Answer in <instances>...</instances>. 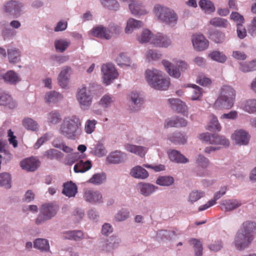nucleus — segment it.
<instances>
[{"instance_id":"nucleus-1","label":"nucleus","mask_w":256,"mask_h":256,"mask_svg":"<svg viewBox=\"0 0 256 256\" xmlns=\"http://www.w3.org/2000/svg\"><path fill=\"white\" fill-rule=\"evenodd\" d=\"M256 229L255 222L248 220L243 222L235 236L234 244L238 250L248 248L254 238Z\"/></svg>"},{"instance_id":"nucleus-2","label":"nucleus","mask_w":256,"mask_h":256,"mask_svg":"<svg viewBox=\"0 0 256 256\" xmlns=\"http://www.w3.org/2000/svg\"><path fill=\"white\" fill-rule=\"evenodd\" d=\"M82 126L80 118L76 116L65 117L60 128V133L69 139L74 140L80 132Z\"/></svg>"},{"instance_id":"nucleus-3","label":"nucleus","mask_w":256,"mask_h":256,"mask_svg":"<svg viewBox=\"0 0 256 256\" xmlns=\"http://www.w3.org/2000/svg\"><path fill=\"white\" fill-rule=\"evenodd\" d=\"M235 97L236 92L232 86H222L214 107L216 109H230L234 106Z\"/></svg>"},{"instance_id":"nucleus-4","label":"nucleus","mask_w":256,"mask_h":256,"mask_svg":"<svg viewBox=\"0 0 256 256\" xmlns=\"http://www.w3.org/2000/svg\"><path fill=\"white\" fill-rule=\"evenodd\" d=\"M146 78L148 84L158 90H166L170 85V78L164 77L162 72L156 69L146 70Z\"/></svg>"},{"instance_id":"nucleus-5","label":"nucleus","mask_w":256,"mask_h":256,"mask_svg":"<svg viewBox=\"0 0 256 256\" xmlns=\"http://www.w3.org/2000/svg\"><path fill=\"white\" fill-rule=\"evenodd\" d=\"M154 12L158 19L162 22L173 25L177 22V14L173 10L169 8L156 4L154 8Z\"/></svg>"},{"instance_id":"nucleus-6","label":"nucleus","mask_w":256,"mask_h":256,"mask_svg":"<svg viewBox=\"0 0 256 256\" xmlns=\"http://www.w3.org/2000/svg\"><path fill=\"white\" fill-rule=\"evenodd\" d=\"M56 206L52 204H45L42 206L40 214L36 220V223L40 224L54 216L58 211Z\"/></svg>"},{"instance_id":"nucleus-7","label":"nucleus","mask_w":256,"mask_h":256,"mask_svg":"<svg viewBox=\"0 0 256 256\" xmlns=\"http://www.w3.org/2000/svg\"><path fill=\"white\" fill-rule=\"evenodd\" d=\"M77 100L82 109L87 110L91 106L93 96L90 90L86 86L78 89L76 94Z\"/></svg>"},{"instance_id":"nucleus-8","label":"nucleus","mask_w":256,"mask_h":256,"mask_svg":"<svg viewBox=\"0 0 256 256\" xmlns=\"http://www.w3.org/2000/svg\"><path fill=\"white\" fill-rule=\"evenodd\" d=\"M200 138L212 144L223 145L224 146H228L229 145V141L225 137L218 134H210L208 132H206L200 134Z\"/></svg>"},{"instance_id":"nucleus-9","label":"nucleus","mask_w":256,"mask_h":256,"mask_svg":"<svg viewBox=\"0 0 256 256\" xmlns=\"http://www.w3.org/2000/svg\"><path fill=\"white\" fill-rule=\"evenodd\" d=\"M102 72L103 74V82L106 85H108L111 81L118 76L114 66L112 64H106L102 66Z\"/></svg>"},{"instance_id":"nucleus-10","label":"nucleus","mask_w":256,"mask_h":256,"mask_svg":"<svg viewBox=\"0 0 256 256\" xmlns=\"http://www.w3.org/2000/svg\"><path fill=\"white\" fill-rule=\"evenodd\" d=\"M151 44L157 47L168 48L171 44L172 41L166 35L158 33L152 38Z\"/></svg>"},{"instance_id":"nucleus-11","label":"nucleus","mask_w":256,"mask_h":256,"mask_svg":"<svg viewBox=\"0 0 256 256\" xmlns=\"http://www.w3.org/2000/svg\"><path fill=\"white\" fill-rule=\"evenodd\" d=\"M192 40L194 48L198 51L205 50L208 46V41L202 34L193 35Z\"/></svg>"},{"instance_id":"nucleus-12","label":"nucleus","mask_w":256,"mask_h":256,"mask_svg":"<svg viewBox=\"0 0 256 256\" xmlns=\"http://www.w3.org/2000/svg\"><path fill=\"white\" fill-rule=\"evenodd\" d=\"M232 138L238 144L246 145L250 140V135L245 130H238L232 134Z\"/></svg>"},{"instance_id":"nucleus-13","label":"nucleus","mask_w":256,"mask_h":256,"mask_svg":"<svg viewBox=\"0 0 256 256\" xmlns=\"http://www.w3.org/2000/svg\"><path fill=\"white\" fill-rule=\"evenodd\" d=\"M20 165L23 170L28 172H34L39 166L40 162L36 158L31 157L22 160Z\"/></svg>"},{"instance_id":"nucleus-14","label":"nucleus","mask_w":256,"mask_h":256,"mask_svg":"<svg viewBox=\"0 0 256 256\" xmlns=\"http://www.w3.org/2000/svg\"><path fill=\"white\" fill-rule=\"evenodd\" d=\"M84 198L86 202L92 204L100 203L102 202V195L98 191L87 190L84 193Z\"/></svg>"},{"instance_id":"nucleus-15","label":"nucleus","mask_w":256,"mask_h":256,"mask_svg":"<svg viewBox=\"0 0 256 256\" xmlns=\"http://www.w3.org/2000/svg\"><path fill=\"white\" fill-rule=\"evenodd\" d=\"M172 108L178 112L184 115H187V106L186 104L178 98H170L168 100Z\"/></svg>"},{"instance_id":"nucleus-16","label":"nucleus","mask_w":256,"mask_h":256,"mask_svg":"<svg viewBox=\"0 0 256 256\" xmlns=\"http://www.w3.org/2000/svg\"><path fill=\"white\" fill-rule=\"evenodd\" d=\"M120 239L116 236H110L102 244V250L106 252H110L116 248L120 243Z\"/></svg>"},{"instance_id":"nucleus-17","label":"nucleus","mask_w":256,"mask_h":256,"mask_svg":"<svg viewBox=\"0 0 256 256\" xmlns=\"http://www.w3.org/2000/svg\"><path fill=\"white\" fill-rule=\"evenodd\" d=\"M22 4L17 1L11 0L8 2L4 6V11L10 13L16 16H20V8Z\"/></svg>"},{"instance_id":"nucleus-18","label":"nucleus","mask_w":256,"mask_h":256,"mask_svg":"<svg viewBox=\"0 0 256 256\" xmlns=\"http://www.w3.org/2000/svg\"><path fill=\"white\" fill-rule=\"evenodd\" d=\"M92 34L96 37L109 40L111 38L110 30L102 25L94 28L92 32Z\"/></svg>"},{"instance_id":"nucleus-19","label":"nucleus","mask_w":256,"mask_h":256,"mask_svg":"<svg viewBox=\"0 0 256 256\" xmlns=\"http://www.w3.org/2000/svg\"><path fill=\"white\" fill-rule=\"evenodd\" d=\"M241 205L240 201L236 199L224 200L221 203L222 209L226 212H230L235 210Z\"/></svg>"},{"instance_id":"nucleus-20","label":"nucleus","mask_w":256,"mask_h":256,"mask_svg":"<svg viewBox=\"0 0 256 256\" xmlns=\"http://www.w3.org/2000/svg\"><path fill=\"white\" fill-rule=\"evenodd\" d=\"M126 150L131 153L134 154L140 157H144L147 151L146 148L131 144H126L124 146Z\"/></svg>"},{"instance_id":"nucleus-21","label":"nucleus","mask_w":256,"mask_h":256,"mask_svg":"<svg viewBox=\"0 0 256 256\" xmlns=\"http://www.w3.org/2000/svg\"><path fill=\"white\" fill-rule=\"evenodd\" d=\"M130 174L132 177L140 179H145L149 176L146 170L139 166L134 167L131 170Z\"/></svg>"},{"instance_id":"nucleus-22","label":"nucleus","mask_w":256,"mask_h":256,"mask_svg":"<svg viewBox=\"0 0 256 256\" xmlns=\"http://www.w3.org/2000/svg\"><path fill=\"white\" fill-rule=\"evenodd\" d=\"M208 159L204 156L201 155L198 156L196 162L198 166L196 172L198 176H202L204 175V169L208 166Z\"/></svg>"},{"instance_id":"nucleus-23","label":"nucleus","mask_w":256,"mask_h":256,"mask_svg":"<svg viewBox=\"0 0 256 256\" xmlns=\"http://www.w3.org/2000/svg\"><path fill=\"white\" fill-rule=\"evenodd\" d=\"M62 192L66 196L74 197L77 192V186L72 182L64 183Z\"/></svg>"},{"instance_id":"nucleus-24","label":"nucleus","mask_w":256,"mask_h":256,"mask_svg":"<svg viewBox=\"0 0 256 256\" xmlns=\"http://www.w3.org/2000/svg\"><path fill=\"white\" fill-rule=\"evenodd\" d=\"M169 158L172 161L177 163H186L188 159L178 151L176 150H170L168 152Z\"/></svg>"},{"instance_id":"nucleus-25","label":"nucleus","mask_w":256,"mask_h":256,"mask_svg":"<svg viewBox=\"0 0 256 256\" xmlns=\"http://www.w3.org/2000/svg\"><path fill=\"white\" fill-rule=\"evenodd\" d=\"M0 105L13 108L16 106V104L10 94L1 92L0 93Z\"/></svg>"},{"instance_id":"nucleus-26","label":"nucleus","mask_w":256,"mask_h":256,"mask_svg":"<svg viewBox=\"0 0 256 256\" xmlns=\"http://www.w3.org/2000/svg\"><path fill=\"white\" fill-rule=\"evenodd\" d=\"M126 156L119 151L112 152L106 158L107 161L111 164H118L124 161Z\"/></svg>"},{"instance_id":"nucleus-27","label":"nucleus","mask_w":256,"mask_h":256,"mask_svg":"<svg viewBox=\"0 0 256 256\" xmlns=\"http://www.w3.org/2000/svg\"><path fill=\"white\" fill-rule=\"evenodd\" d=\"M140 193L144 196H148L157 189L158 187L148 184L140 182L138 184Z\"/></svg>"},{"instance_id":"nucleus-28","label":"nucleus","mask_w":256,"mask_h":256,"mask_svg":"<svg viewBox=\"0 0 256 256\" xmlns=\"http://www.w3.org/2000/svg\"><path fill=\"white\" fill-rule=\"evenodd\" d=\"M92 166L90 161L84 162L82 160H79L74 166V170L75 172H84L89 170Z\"/></svg>"},{"instance_id":"nucleus-29","label":"nucleus","mask_w":256,"mask_h":256,"mask_svg":"<svg viewBox=\"0 0 256 256\" xmlns=\"http://www.w3.org/2000/svg\"><path fill=\"white\" fill-rule=\"evenodd\" d=\"M187 121L182 118L178 117L167 120L165 122L164 127L168 128L169 127H182L187 125Z\"/></svg>"},{"instance_id":"nucleus-30","label":"nucleus","mask_w":256,"mask_h":256,"mask_svg":"<svg viewBox=\"0 0 256 256\" xmlns=\"http://www.w3.org/2000/svg\"><path fill=\"white\" fill-rule=\"evenodd\" d=\"M162 63L166 70L170 76L175 78H178L180 76V73L179 70L174 68L172 63L166 60H163Z\"/></svg>"},{"instance_id":"nucleus-31","label":"nucleus","mask_w":256,"mask_h":256,"mask_svg":"<svg viewBox=\"0 0 256 256\" xmlns=\"http://www.w3.org/2000/svg\"><path fill=\"white\" fill-rule=\"evenodd\" d=\"M70 70V68L67 66L62 70L59 74L58 78V82L60 86L62 88H66L68 84V79L67 74Z\"/></svg>"},{"instance_id":"nucleus-32","label":"nucleus","mask_w":256,"mask_h":256,"mask_svg":"<svg viewBox=\"0 0 256 256\" xmlns=\"http://www.w3.org/2000/svg\"><path fill=\"white\" fill-rule=\"evenodd\" d=\"M129 4L132 13L135 15H142L146 13L144 6L134 0Z\"/></svg>"},{"instance_id":"nucleus-33","label":"nucleus","mask_w":256,"mask_h":256,"mask_svg":"<svg viewBox=\"0 0 256 256\" xmlns=\"http://www.w3.org/2000/svg\"><path fill=\"white\" fill-rule=\"evenodd\" d=\"M61 115L56 110H53L48 114L47 120L50 126L58 124L61 122Z\"/></svg>"},{"instance_id":"nucleus-34","label":"nucleus","mask_w":256,"mask_h":256,"mask_svg":"<svg viewBox=\"0 0 256 256\" xmlns=\"http://www.w3.org/2000/svg\"><path fill=\"white\" fill-rule=\"evenodd\" d=\"M209 23L214 27L222 28H226L230 25L227 20L219 17L212 18L210 20Z\"/></svg>"},{"instance_id":"nucleus-35","label":"nucleus","mask_w":256,"mask_h":256,"mask_svg":"<svg viewBox=\"0 0 256 256\" xmlns=\"http://www.w3.org/2000/svg\"><path fill=\"white\" fill-rule=\"evenodd\" d=\"M142 26V22L141 21L130 18L127 22V24L125 28V32L126 34L131 33L134 29L140 28Z\"/></svg>"},{"instance_id":"nucleus-36","label":"nucleus","mask_w":256,"mask_h":256,"mask_svg":"<svg viewBox=\"0 0 256 256\" xmlns=\"http://www.w3.org/2000/svg\"><path fill=\"white\" fill-rule=\"evenodd\" d=\"M240 70L244 72H247L256 70V60L249 62H240Z\"/></svg>"},{"instance_id":"nucleus-37","label":"nucleus","mask_w":256,"mask_h":256,"mask_svg":"<svg viewBox=\"0 0 256 256\" xmlns=\"http://www.w3.org/2000/svg\"><path fill=\"white\" fill-rule=\"evenodd\" d=\"M198 4L200 8L206 12L211 13L215 10L214 4L210 0H200Z\"/></svg>"},{"instance_id":"nucleus-38","label":"nucleus","mask_w":256,"mask_h":256,"mask_svg":"<svg viewBox=\"0 0 256 256\" xmlns=\"http://www.w3.org/2000/svg\"><path fill=\"white\" fill-rule=\"evenodd\" d=\"M8 54L9 61L11 63H16L20 60V52L16 48L8 49Z\"/></svg>"},{"instance_id":"nucleus-39","label":"nucleus","mask_w":256,"mask_h":256,"mask_svg":"<svg viewBox=\"0 0 256 256\" xmlns=\"http://www.w3.org/2000/svg\"><path fill=\"white\" fill-rule=\"evenodd\" d=\"M62 98V96L55 91L47 93L45 96L46 102L48 103H54L58 102Z\"/></svg>"},{"instance_id":"nucleus-40","label":"nucleus","mask_w":256,"mask_h":256,"mask_svg":"<svg viewBox=\"0 0 256 256\" xmlns=\"http://www.w3.org/2000/svg\"><path fill=\"white\" fill-rule=\"evenodd\" d=\"M4 81L12 84H14L20 80L17 74L12 70L8 71L2 76Z\"/></svg>"},{"instance_id":"nucleus-41","label":"nucleus","mask_w":256,"mask_h":256,"mask_svg":"<svg viewBox=\"0 0 256 256\" xmlns=\"http://www.w3.org/2000/svg\"><path fill=\"white\" fill-rule=\"evenodd\" d=\"M84 234L81 230L68 231L64 234V238L66 239L78 240L83 238Z\"/></svg>"},{"instance_id":"nucleus-42","label":"nucleus","mask_w":256,"mask_h":256,"mask_svg":"<svg viewBox=\"0 0 256 256\" xmlns=\"http://www.w3.org/2000/svg\"><path fill=\"white\" fill-rule=\"evenodd\" d=\"M188 242L190 245L193 246L196 256H202V246L200 241L196 238H192Z\"/></svg>"},{"instance_id":"nucleus-43","label":"nucleus","mask_w":256,"mask_h":256,"mask_svg":"<svg viewBox=\"0 0 256 256\" xmlns=\"http://www.w3.org/2000/svg\"><path fill=\"white\" fill-rule=\"evenodd\" d=\"M34 247L41 250H48L50 248L48 240L44 238H38L34 242Z\"/></svg>"},{"instance_id":"nucleus-44","label":"nucleus","mask_w":256,"mask_h":256,"mask_svg":"<svg viewBox=\"0 0 256 256\" xmlns=\"http://www.w3.org/2000/svg\"><path fill=\"white\" fill-rule=\"evenodd\" d=\"M24 126L28 130L36 131L38 130V123L30 118H25L22 121Z\"/></svg>"},{"instance_id":"nucleus-45","label":"nucleus","mask_w":256,"mask_h":256,"mask_svg":"<svg viewBox=\"0 0 256 256\" xmlns=\"http://www.w3.org/2000/svg\"><path fill=\"white\" fill-rule=\"evenodd\" d=\"M210 122L207 129L209 130H216L220 132L221 130V126L217 118L214 114L210 116Z\"/></svg>"},{"instance_id":"nucleus-46","label":"nucleus","mask_w":256,"mask_h":256,"mask_svg":"<svg viewBox=\"0 0 256 256\" xmlns=\"http://www.w3.org/2000/svg\"><path fill=\"white\" fill-rule=\"evenodd\" d=\"M10 176L7 172H2L0 174V186H4L6 188H10Z\"/></svg>"},{"instance_id":"nucleus-47","label":"nucleus","mask_w":256,"mask_h":256,"mask_svg":"<svg viewBox=\"0 0 256 256\" xmlns=\"http://www.w3.org/2000/svg\"><path fill=\"white\" fill-rule=\"evenodd\" d=\"M210 38L216 43H221L225 40V34L220 31L216 30L210 34Z\"/></svg>"},{"instance_id":"nucleus-48","label":"nucleus","mask_w":256,"mask_h":256,"mask_svg":"<svg viewBox=\"0 0 256 256\" xmlns=\"http://www.w3.org/2000/svg\"><path fill=\"white\" fill-rule=\"evenodd\" d=\"M70 42L64 40H58L54 42V46L57 52H64L69 46Z\"/></svg>"},{"instance_id":"nucleus-49","label":"nucleus","mask_w":256,"mask_h":256,"mask_svg":"<svg viewBox=\"0 0 256 256\" xmlns=\"http://www.w3.org/2000/svg\"><path fill=\"white\" fill-rule=\"evenodd\" d=\"M154 35H152L148 30H144L142 32L140 36L138 37V40L140 43L150 42L151 43L152 38Z\"/></svg>"},{"instance_id":"nucleus-50","label":"nucleus","mask_w":256,"mask_h":256,"mask_svg":"<svg viewBox=\"0 0 256 256\" xmlns=\"http://www.w3.org/2000/svg\"><path fill=\"white\" fill-rule=\"evenodd\" d=\"M169 139L176 144H184L186 141L185 136L179 132L174 134L172 136L170 137Z\"/></svg>"},{"instance_id":"nucleus-51","label":"nucleus","mask_w":256,"mask_h":256,"mask_svg":"<svg viewBox=\"0 0 256 256\" xmlns=\"http://www.w3.org/2000/svg\"><path fill=\"white\" fill-rule=\"evenodd\" d=\"M174 182V178L170 176H164L158 178L156 180V184L162 186H169Z\"/></svg>"},{"instance_id":"nucleus-52","label":"nucleus","mask_w":256,"mask_h":256,"mask_svg":"<svg viewBox=\"0 0 256 256\" xmlns=\"http://www.w3.org/2000/svg\"><path fill=\"white\" fill-rule=\"evenodd\" d=\"M244 110L248 113L256 112V100H248L246 102Z\"/></svg>"},{"instance_id":"nucleus-53","label":"nucleus","mask_w":256,"mask_h":256,"mask_svg":"<svg viewBox=\"0 0 256 256\" xmlns=\"http://www.w3.org/2000/svg\"><path fill=\"white\" fill-rule=\"evenodd\" d=\"M100 1L104 6L110 10H116L119 6L116 0H100Z\"/></svg>"},{"instance_id":"nucleus-54","label":"nucleus","mask_w":256,"mask_h":256,"mask_svg":"<svg viewBox=\"0 0 256 256\" xmlns=\"http://www.w3.org/2000/svg\"><path fill=\"white\" fill-rule=\"evenodd\" d=\"M209 56L212 60L220 62H224L226 60V56L218 51L212 52Z\"/></svg>"},{"instance_id":"nucleus-55","label":"nucleus","mask_w":256,"mask_h":256,"mask_svg":"<svg viewBox=\"0 0 256 256\" xmlns=\"http://www.w3.org/2000/svg\"><path fill=\"white\" fill-rule=\"evenodd\" d=\"M116 61L117 64L120 66H130V60L129 58L123 53L119 54L118 56L116 58Z\"/></svg>"},{"instance_id":"nucleus-56","label":"nucleus","mask_w":256,"mask_h":256,"mask_svg":"<svg viewBox=\"0 0 256 256\" xmlns=\"http://www.w3.org/2000/svg\"><path fill=\"white\" fill-rule=\"evenodd\" d=\"M93 152L96 156L101 157L106 154V150L102 144H97L93 150Z\"/></svg>"},{"instance_id":"nucleus-57","label":"nucleus","mask_w":256,"mask_h":256,"mask_svg":"<svg viewBox=\"0 0 256 256\" xmlns=\"http://www.w3.org/2000/svg\"><path fill=\"white\" fill-rule=\"evenodd\" d=\"M204 195V192L202 191H192L190 194L189 200L192 202H195L203 197Z\"/></svg>"},{"instance_id":"nucleus-58","label":"nucleus","mask_w":256,"mask_h":256,"mask_svg":"<svg viewBox=\"0 0 256 256\" xmlns=\"http://www.w3.org/2000/svg\"><path fill=\"white\" fill-rule=\"evenodd\" d=\"M96 124V120H88L84 126V130L86 133L88 134H92L94 130Z\"/></svg>"},{"instance_id":"nucleus-59","label":"nucleus","mask_w":256,"mask_h":256,"mask_svg":"<svg viewBox=\"0 0 256 256\" xmlns=\"http://www.w3.org/2000/svg\"><path fill=\"white\" fill-rule=\"evenodd\" d=\"M129 214V212L127 210L122 209L116 214L115 218L118 222L123 221L128 218Z\"/></svg>"},{"instance_id":"nucleus-60","label":"nucleus","mask_w":256,"mask_h":256,"mask_svg":"<svg viewBox=\"0 0 256 256\" xmlns=\"http://www.w3.org/2000/svg\"><path fill=\"white\" fill-rule=\"evenodd\" d=\"M146 58L150 61L159 59L160 58L161 54L156 50H150L146 52Z\"/></svg>"},{"instance_id":"nucleus-61","label":"nucleus","mask_w":256,"mask_h":256,"mask_svg":"<svg viewBox=\"0 0 256 256\" xmlns=\"http://www.w3.org/2000/svg\"><path fill=\"white\" fill-rule=\"evenodd\" d=\"M192 88L194 90V94L192 96V100H198L202 96V89L196 84H192Z\"/></svg>"},{"instance_id":"nucleus-62","label":"nucleus","mask_w":256,"mask_h":256,"mask_svg":"<svg viewBox=\"0 0 256 256\" xmlns=\"http://www.w3.org/2000/svg\"><path fill=\"white\" fill-rule=\"evenodd\" d=\"M105 178L100 174H95L89 180V182L95 184H100L102 182Z\"/></svg>"},{"instance_id":"nucleus-63","label":"nucleus","mask_w":256,"mask_h":256,"mask_svg":"<svg viewBox=\"0 0 256 256\" xmlns=\"http://www.w3.org/2000/svg\"><path fill=\"white\" fill-rule=\"evenodd\" d=\"M230 19L237 24V26L244 23V18L242 16L237 12H232L230 16Z\"/></svg>"},{"instance_id":"nucleus-64","label":"nucleus","mask_w":256,"mask_h":256,"mask_svg":"<svg viewBox=\"0 0 256 256\" xmlns=\"http://www.w3.org/2000/svg\"><path fill=\"white\" fill-rule=\"evenodd\" d=\"M112 98L109 95H104L100 101V104L103 107H108L112 102Z\"/></svg>"}]
</instances>
